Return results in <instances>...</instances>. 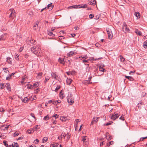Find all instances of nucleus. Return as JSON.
Returning <instances> with one entry per match:
<instances>
[{"mask_svg": "<svg viewBox=\"0 0 147 147\" xmlns=\"http://www.w3.org/2000/svg\"><path fill=\"white\" fill-rule=\"evenodd\" d=\"M31 51L33 53L38 55L40 53L41 50L37 46H34L31 48Z\"/></svg>", "mask_w": 147, "mask_h": 147, "instance_id": "1", "label": "nucleus"}, {"mask_svg": "<svg viewBox=\"0 0 147 147\" xmlns=\"http://www.w3.org/2000/svg\"><path fill=\"white\" fill-rule=\"evenodd\" d=\"M67 101L70 105H72L74 103V99L72 97V94L71 92H69L67 97Z\"/></svg>", "mask_w": 147, "mask_h": 147, "instance_id": "2", "label": "nucleus"}, {"mask_svg": "<svg viewBox=\"0 0 147 147\" xmlns=\"http://www.w3.org/2000/svg\"><path fill=\"white\" fill-rule=\"evenodd\" d=\"M122 29L124 32L125 33L130 32V30L128 27L127 26V25L125 24V23H124L123 25Z\"/></svg>", "mask_w": 147, "mask_h": 147, "instance_id": "3", "label": "nucleus"}, {"mask_svg": "<svg viewBox=\"0 0 147 147\" xmlns=\"http://www.w3.org/2000/svg\"><path fill=\"white\" fill-rule=\"evenodd\" d=\"M119 116L118 113H117L116 112H115L114 114H112L111 117V119L113 120H115V119L117 118Z\"/></svg>", "mask_w": 147, "mask_h": 147, "instance_id": "4", "label": "nucleus"}, {"mask_svg": "<svg viewBox=\"0 0 147 147\" xmlns=\"http://www.w3.org/2000/svg\"><path fill=\"white\" fill-rule=\"evenodd\" d=\"M107 31L108 34L109 38V39H112L113 37V34L111 30L109 29H108L107 30Z\"/></svg>", "mask_w": 147, "mask_h": 147, "instance_id": "5", "label": "nucleus"}, {"mask_svg": "<svg viewBox=\"0 0 147 147\" xmlns=\"http://www.w3.org/2000/svg\"><path fill=\"white\" fill-rule=\"evenodd\" d=\"M99 118L98 117H93L92 120L91 122L90 125H93L94 123H96L98 121V119Z\"/></svg>", "mask_w": 147, "mask_h": 147, "instance_id": "6", "label": "nucleus"}, {"mask_svg": "<svg viewBox=\"0 0 147 147\" xmlns=\"http://www.w3.org/2000/svg\"><path fill=\"white\" fill-rule=\"evenodd\" d=\"M9 127V125H4L0 127V129L2 130H7Z\"/></svg>", "mask_w": 147, "mask_h": 147, "instance_id": "7", "label": "nucleus"}, {"mask_svg": "<svg viewBox=\"0 0 147 147\" xmlns=\"http://www.w3.org/2000/svg\"><path fill=\"white\" fill-rule=\"evenodd\" d=\"M7 34H4L0 36V40H4L6 38Z\"/></svg>", "mask_w": 147, "mask_h": 147, "instance_id": "8", "label": "nucleus"}, {"mask_svg": "<svg viewBox=\"0 0 147 147\" xmlns=\"http://www.w3.org/2000/svg\"><path fill=\"white\" fill-rule=\"evenodd\" d=\"M10 10L11 12L10 14L9 17H13L15 13V11L13 10V9H10Z\"/></svg>", "mask_w": 147, "mask_h": 147, "instance_id": "9", "label": "nucleus"}, {"mask_svg": "<svg viewBox=\"0 0 147 147\" xmlns=\"http://www.w3.org/2000/svg\"><path fill=\"white\" fill-rule=\"evenodd\" d=\"M29 98H28V97H26L23 99H22V100L23 102L26 103L27 102L28 100H30Z\"/></svg>", "mask_w": 147, "mask_h": 147, "instance_id": "10", "label": "nucleus"}, {"mask_svg": "<svg viewBox=\"0 0 147 147\" xmlns=\"http://www.w3.org/2000/svg\"><path fill=\"white\" fill-rule=\"evenodd\" d=\"M53 7V5L52 3H51L47 5V8L51 10L52 9Z\"/></svg>", "mask_w": 147, "mask_h": 147, "instance_id": "11", "label": "nucleus"}, {"mask_svg": "<svg viewBox=\"0 0 147 147\" xmlns=\"http://www.w3.org/2000/svg\"><path fill=\"white\" fill-rule=\"evenodd\" d=\"M51 76L52 77L55 79H57V75L55 73L53 72L51 73Z\"/></svg>", "mask_w": 147, "mask_h": 147, "instance_id": "12", "label": "nucleus"}, {"mask_svg": "<svg viewBox=\"0 0 147 147\" xmlns=\"http://www.w3.org/2000/svg\"><path fill=\"white\" fill-rule=\"evenodd\" d=\"M71 8H79V5H74L71 6H69L68 7V9H70Z\"/></svg>", "mask_w": 147, "mask_h": 147, "instance_id": "13", "label": "nucleus"}, {"mask_svg": "<svg viewBox=\"0 0 147 147\" xmlns=\"http://www.w3.org/2000/svg\"><path fill=\"white\" fill-rule=\"evenodd\" d=\"M39 22H36V24L34 25L33 27V29L34 30H36L38 28V24Z\"/></svg>", "mask_w": 147, "mask_h": 147, "instance_id": "14", "label": "nucleus"}, {"mask_svg": "<svg viewBox=\"0 0 147 147\" xmlns=\"http://www.w3.org/2000/svg\"><path fill=\"white\" fill-rule=\"evenodd\" d=\"M74 53V52L73 51H71L67 54V56L68 57H70L73 55Z\"/></svg>", "mask_w": 147, "mask_h": 147, "instance_id": "15", "label": "nucleus"}, {"mask_svg": "<svg viewBox=\"0 0 147 147\" xmlns=\"http://www.w3.org/2000/svg\"><path fill=\"white\" fill-rule=\"evenodd\" d=\"M72 81V80H71L70 78H67L66 80V82L67 84L68 85H70Z\"/></svg>", "mask_w": 147, "mask_h": 147, "instance_id": "16", "label": "nucleus"}, {"mask_svg": "<svg viewBox=\"0 0 147 147\" xmlns=\"http://www.w3.org/2000/svg\"><path fill=\"white\" fill-rule=\"evenodd\" d=\"M87 7V5L86 4H84L83 5H79V8H84Z\"/></svg>", "mask_w": 147, "mask_h": 147, "instance_id": "17", "label": "nucleus"}, {"mask_svg": "<svg viewBox=\"0 0 147 147\" xmlns=\"http://www.w3.org/2000/svg\"><path fill=\"white\" fill-rule=\"evenodd\" d=\"M59 61L61 64H64L65 63L64 59H62L61 58H59Z\"/></svg>", "mask_w": 147, "mask_h": 147, "instance_id": "18", "label": "nucleus"}, {"mask_svg": "<svg viewBox=\"0 0 147 147\" xmlns=\"http://www.w3.org/2000/svg\"><path fill=\"white\" fill-rule=\"evenodd\" d=\"M7 89L9 91H11V88L10 87V86L9 84V83L6 84V85L5 86Z\"/></svg>", "mask_w": 147, "mask_h": 147, "instance_id": "19", "label": "nucleus"}, {"mask_svg": "<svg viewBox=\"0 0 147 147\" xmlns=\"http://www.w3.org/2000/svg\"><path fill=\"white\" fill-rule=\"evenodd\" d=\"M125 78L128 79L130 81H133L134 80V79L131 76H125Z\"/></svg>", "mask_w": 147, "mask_h": 147, "instance_id": "20", "label": "nucleus"}, {"mask_svg": "<svg viewBox=\"0 0 147 147\" xmlns=\"http://www.w3.org/2000/svg\"><path fill=\"white\" fill-rule=\"evenodd\" d=\"M12 147H19V146L17 143L13 142L12 144Z\"/></svg>", "mask_w": 147, "mask_h": 147, "instance_id": "21", "label": "nucleus"}, {"mask_svg": "<svg viewBox=\"0 0 147 147\" xmlns=\"http://www.w3.org/2000/svg\"><path fill=\"white\" fill-rule=\"evenodd\" d=\"M62 91L63 92V91L62 90H61V91L59 93V97L61 99H63L64 96H63V93L62 92Z\"/></svg>", "mask_w": 147, "mask_h": 147, "instance_id": "22", "label": "nucleus"}, {"mask_svg": "<svg viewBox=\"0 0 147 147\" xmlns=\"http://www.w3.org/2000/svg\"><path fill=\"white\" fill-rule=\"evenodd\" d=\"M11 58L10 57H7V61L8 63L9 64H11L12 63L11 61Z\"/></svg>", "mask_w": 147, "mask_h": 147, "instance_id": "23", "label": "nucleus"}, {"mask_svg": "<svg viewBox=\"0 0 147 147\" xmlns=\"http://www.w3.org/2000/svg\"><path fill=\"white\" fill-rule=\"evenodd\" d=\"M48 34L50 36H51L53 37H54L55 36V34H53L51 31H48Z\"/></svg>", "mask_w": 147, "mask_h": 147, "instance_id": "24", "label": "nucleus"}, {"mask_svg": "<svg viewBox=\"0 0 147 147\" xmlns=\"http://www.w3.org/2000/svg\"><path fill=\"white\" fill-rule=\"evenodd\" d=\"M0 86L1 87L0 88V89H3L4 87H5L6 86V85L5 84L3 83H2L0 84Z\"/></svg>", "mask_w": 147, "mask_h": 147, "instance_id": "25", "label": "nucleus"}, {"mask_svg": "<svg viewBox=\"0 0 147 147\" xmlns=\"http://www.w3.org/2000/svg\"><path fill=\"white\" fill-rule=\"evenodd\" d=\"M96 2L95 0H93V1L90 2V4L91 5H94L96 4Z\"/></svg>", "mask_w": 147, "mask_h": 147, "instance_id": "26", "label": "nucleus"}, {"mask_svg": "<svg viewBox=\"0 0 147 147\" xmlns=\"http://www.w3.org/2000/svg\"><path fill=\"white\" fill-rule=\"evenodd\" d=\"M48 138L47 137H44L42 140V143H45L48 140Z\"/></svg>", "mask_w": 147, "mask_h": 147, "instance_id": "27", "label": "nucleus"}, {"mask_svg": "<svg viewBox=\"0 0 147 147\" xmlns=\"http://www.w3.org/2000/svg\"><path fill=\"white\" fill-rule=\"evenodd\" d=\"M106 138V139H107L108 140H110L111 139H112V136L110 135H109L108 136L107 135L105 137V138Z\"/></svg>", "mask_w": 147, "mask_h": 147, "instance_id": "28", "label": "nucleus"}, {"mask_svg": "<svg viewBox=\"0 0 147 147\" xmlns=\"http://www.w3.org/2000/svg\"><path fill=\"white\" fill-rule=\"evenodd\" d=\"M49 116L47 115L44 117L43 119L45 121L48 120L49 119Z\"/></svg>", "mask_w": 147, "mask_h": 147, "instance_id": "29", "label": "nucleus"}, {"mask_svg": "<svg viewBox=\"0 0 147 147\" xmlns=\"http://www.w3.org/2000/svg\"><path fill=\"white\" fill-rule=\"evenodd\" d=\"M39 82H36L35 83H34L33 84V87H35L36 88L37 87L39 86Z\"/></svg>", "mask_w": 147, "mask_h": 147, "instance_id": "30", "label": "nucleus"}, {"mask_svg": "<svg viewBox=\"0 0 147 147\" xmlns=\"http://www.w3.org/2000/svg\"><path fill=\"white\" fill-rule=\"evenodd\" d=\"M34 88L33 86L31 84H28L27 86V88L28 89H32Z\"/></svg>", "mask_w": 147, "mask_h": 147, "instance_id": "31", "label": "nucleus"}, {"mask_svg": "<svg viewBox=\"0 0 147 147\" xmlns=\"http://www.w3.org/2000/svg\"><path fill=\"white\" fill-rule=\"evenodd\" d=\"M50 78L49 76L46 77L44 81V83H46L47 81Z\"/></svg>", "mask_w": 147, "mask_h": 147, "instance_id": "32", "label": "nucleus"}, {"mask_svg": "<svg viewBox=\"0 0 147 147\" xmlns=\"http://www.w3.org/2000/svg\"><path fill=\"white\" fill-rule=\"evenodd\" d=\"M143 47H144L147 49V42H144L143 43Z\"/></svg>", "mask_w": 147, "mask_h": 147, "instance_id": "33", "label": "nucleus"}, {"mask_svg": "<svg viewBox=\"0 0 147 147\" xmlns=\"http://www.w3.org/2000/svg\"><path fill=\"white\" fill-rule=\"evenodd\" d=\"M120 58L121 61L122 62H124L125 61V59L121 55L120 56Z\"/></svg>", "mask_w": 147, "mask_h": 147, "instance_id": "34", "label": "nucleus"}, {"mask_svg": "<svg viewBox=\"0 0 147 147\" xmlns=\"http://www.w3.org/2000/svg\"><path fill=\"white\" fill-rule=\"evenodd\" d=\"M99 71H101L104 72L105 70V69L103 68L102 67H101V66H99Z\"/></svg>", "mask_w": 147, "mask_h": 147, "instance_id": "35", "label": "nucleus"}, {"mask_svg": "<svg viewBox=\"0 0 147 147\" xmlns=\"http://www.w3.org/2000/svg\"><path fill=\"white\" fill-rule=\"evenodd\" d=\"M19 134V131H16L14 134L13 136L14 137L17 136Z\"/></svg>", "mask_w": 147, "mask_h": 147, "instance_id": "36", "label": "nucleus"}, {"mask_svg": "<svg viewBox=\"0 0 147 147\" xmlns=\"http://www.w3.org/2000/svg\"><path fill=\"white\" fill-rule=\"evenodd\" d=\"M3 70L4 71V72L6 73H7V72H9L8 68H3Z\"/></svg>", "mask_w": 147, "mask_h": 147, "instance_id": "37", "label": "nucleus"}, {"mask_svg": "<svg viewBox=\"0 0 147 147\" xmlns=\"http://www.w3.org/2000/svg\"><path fill=\"white\" fill-rule=\"evenodd\" d=\"M66 118V117L63 116V117H60V119L62 121H65V118Z\"/></svg>", "mask_w": 147, "mask_h": 147, "instance_id": "38", "label": "nucleus"}, {"mask_svg": "<svg viewBox=\"0 0 147 147\" xmlns=\"http://www.w3.org/2000/svg\"><path fill=\"white\" fill-rule=\"evenodd\" d=\"M27 76L26 75H24V76H23L22 77V80H26V79H27Z\"/></svg>", "mask_w": 147, "mask_h": 147, "instance_id": "39", "label": "nucleus"}, {"mask_svg": "<svg viewBox=\"0 0 147 147\" xmlns=\"http://www.w3.org/2000/svg\"><path fill=\"white\" fill-rule=\"evenodd\" d=\"M82 58L83 59H86L88 58V57L86 55H85L84 56H82L81 57H79V58Z\"/></svg>", "mask_w": 147, "mask_h": 147, "instance_id": "40", "label": "nucleus"}, {"mask_svg": "<svg viewBox=\"0 0 147 147\" xmlns=\"http://www.w3.org/2000/svg\"><path fill=\"white\" fill-rule=\"evenodd\" d=\"M18 57L19 55L18 54H15V59H16V60H18L19 59Z\"/></svg>", "mask_w": 147, "mask_h": 147, "instance_id": "41", "label": "nucleus"}, {"mask_svg": "<svg viewBox=\"0 0 147 147\" xmlns=\"http://www.w3.org/2000/svg\"><path fill=\"white\" fill-rule=\"evenodd\" d=\"M147 136H146V137H144L141 138L140 139L139 141H142L144 139H147Z\"/></svg>", "mask_w": 147, "mask_h": 147, "instance_id": "42", "label": "nucleus"}, {"mask_svg": "<svg viewBox=\"0 0 147 147\" xmlns=\"http://www.w3.org/2000/svg\"><path fill=\"white\" fill-rule=\"evenodd\" d=\"M59 115L56 114L54 115H53L52 116V117H55V119H56V118H58L59 117Z\"/></svg>", "mask_w": 147, "mask_h": 147, "instance_id": "43", "label": "nucleus"}, {"mask_svg": "<svg viewBox=\"0 0 147 147\" xmlns=\"http://www.w3.org/2000/svg\"><path fill=\"white\" fill-rule=\"evenodd\" d=\"M60 88V86H57L55 89V91H57Z\"/></svg>", "mask_w": 147, "mask_h": 147, "instance_id": "44", "label": "nucleus"}, {"mask_svg": "<svg viewBox=\"0 0 147 147\" xmlns=\"http://www.w3.org/2000/svg\"><path fill=\"white\" fill-rule=\"evenodd\" d=\"M87 138V137L86 136L83 137L82 141H83L84 142H85L86 140V138Z\"/></svg>", "mask_w": 147, "mask_h": 147, "instance_id": "45", "label": "nucleus"}, {"mask_svg": "<svg viewBox=\"0 0 147 147\" xmlns=\"http://www.w3.org/2000/svg\"><path fill=\"white\" fill-rule=\"evenodd\" d=\"M95 46L97 47H100L101 45L99 43H96L95 44Z\"/></svg>", "mask_w": 147, "mask_h": 147, "instance_id": "46", "label": "nucleus"}, {"mask_svg": "<svg viewBox=\"0 0 147 147\" xmlns=\"http://www.w3.org/2000/svg\"><path fill=\"white\" fill-rule=\"evenodd\" d=\"M7 141H3V143H4V145L8 147V145L6 143Z\"/></svg>", "mask_w": 147, "mask_h": 147, "instance_id": "47", "label": "nucleus"}, {"mask_svg": "<svg viewBox=\"0 0 147 147\" xmlns=\"http://www.w3.org/2000/svg\"><path fill=\"white\" fill-rule=\"evenodd\" d=\"M66 136H67V140H69L70 138V137L69 133H67V134L66 135Z\"/></svg>", "mask_w": 147, "mask_h": 147, "instance_id": "48", "label": "nucleus"}, {"mask_svg": "<svg viewBox=\"0 0 147 147\" xmlns=\"http://www.w3.org/2000/svg\"><path fill=\"white\" fill-rule=\"evenodd\" d=\"M94 17V15L92 13L90 14L89 16V17L90 19Z\"/></svg>", "mask_w": 147, "mask_h": 147, "instance_id": "49", "label": "nucleus"}, {"mask_svg": "<svg viewBox=\"0 0 147 147\" xmlns=\"http://www.w3.org/2000/svg\"><path fill=\"white\" fill-rule=\"evenodd\" d=\"M140 13L138 12L137 13H136V16L137 18H140Z\"/></svg>", "mask_w": 147, "mask_h": 147, "instance_id": "50", "label": "nucleus"}, {"mask_svg": "<svg viewBox=\"0 0 147 147\" xmlns=\"http://www.w3.org/2000/svg\"><path fill=\"white\" fill-rule=\"evenodd\" d=\"M61 136L62 137H63L64 138H65V137L66 136V135L65 134V133L63 132L61 135Z\"/></svg>", "mask_w": 147, "mask_h": 147, "instance_id": "51", "label": "nucleus"}, {"mask_svg": "<svg viewBox=\"0 0 147 147\" xmlns=\"http://www.w3.org/2000/svg\"><path fill=\"white\" fill-rule=\"evenodd\" d=\"M89 61V59H87L86 60V59H84L82 61V62L84 63H85V62H88V61Z\"/></svg>", "mask_w": 147, "mask_h": 147, "instance_id": "52", "label": "nucleus"}, {"mask_svg": "<svg viewBox=\"0 0 147 147\" xmlns=\"http://www.w3.org/2000/svg\"><path fill=\"white\" fill-rule=\"evenodd\" d=\"M66 73L68 75H69L70 74H71V75H72L73 74L72 72H71V71L66 72Z\"/></svg>", "mask_w": 147, "mask_h": 147, "instance_id": "53", "label": "nucleus"}, {"mask_svg": "<svg viewBox=\"0 0 147 147\" xmlns=\"http://www.w3.org/2000/svg\"><path fill=\"white\" fill-rule=\"evenodd\" d=\"M34 128L36 129H39L40 128V126L37 125L35 126V127H34Z\"/></svg>", "mask_w": 147, "mask_h": 147, "instance_id": "54", "label": "nucleus"}, {"mask_svg": "<svg viewBox=\"0 0 147 147\" xmlns=\"http://www.w3.org/2000/svg\"><path fill=\"white\" fill-rule=\"evenodd\" d=\"M11 76L9 75L8 77H7L6 78V80H9L11 78Z\"/></svg>", "mask_w": 147, "mask_h": 147, "instance_id": "55", "label": "nucleus"}, {"mask_svg": "<svg viewBox=\"0 0 147 147\" xmlns=\"http://www.w3.org/2000/svg\"><path fill=\"white\" fill-rule=\"evenodd\" d=\"M27 133L29 134H31V129H30L27 130Z\"/></svg>", "mask_w": 147, "mask_h": 147, "instance_id": "56", "label": "nucleus"}, {"mask_svg": "<svg viewBox=\"0 0 147 147\" xmlns=\"http://www.w3.org/2000/svg\"><path fill=\"white\" fill-rule=\"evenodd\" d=\"M136 34L137 35H139V36H141L142 35V33L140 31H139V32L137 33V34Z\"/></svg>", "mask_w": 147, "mask_h": 147, "instance_id": "57", "label": "nucleus"}, {"mask_svg": "<svg viewBox=\"0 0 147 147\" xmlns=\"http://www.w3.org/2000/svg\"><path fill=\"white\" fill-rule=\"evenodd\" d=\"M59 39H62V38L64 39L65 38L64 36H59Z\"/></svg>", "mask_w": 147, "mask_h": 147, "instance_id": "58", "label": "nucleus"}, {"mask_svg": "<svg viewBox=\"0 0 147 147\" xmlns=\"http://www.w3.org/2000/svg\"><path fill=\"white\" fill-rule=\"evenodd\" d=\"M138 109H141V108H142V107H141V105H140L139 104H138Z\"/></svg>", "mask_w": 147, "mask_h": 147, "instance_id": "59", "label": "nucleus"}, {"mask_svg": "<svg viewBox=\"0 0 147 147\" xmlns=\"http://www.w3.org/2000/svg\"><path fill=\"white\" fill-rule=\"evenodd\" d=\"M57 102L56 101H53V104L54 105H57V103H56Z\"/></svg>", "mask_w": 147, "mask_h": 147, "instance_id": "60", "label": "nucleus"}, {"mask_svg": "<svg viewBox=\"0 0 147 147\" xmlns=\"http://www.w3.org/2000/svg\"><path fill=\"white\" fill-rule=\"evenodd\" d=\"M99 18V16L98 15H97L96 16L94 19L96 20H98Z\"/></svg>", "mask_w": 147, "mask_h": 147, "instance_id": "61", "label": "nucleus"}, {"mask_svg": "<svg viewBox=\"0 0 147 147\" xmlns=\"http://www.w3.org/2000/svg\"><path fill=\"white\" fill-rule=\"evenodd\" d=\"M119 119L121 120H122L123 121H124V117H123L122 116L119 118Z\"/></svg>", "mask_w": 147, "mask_h": 147, "instance_id": "62", "label": "nucleus"}, {"mask_svg": "<svg viewBox=\"0 0 147 147\" xmlns=\"http://www.w3.org/2000/svg\"><path fill=\"white\" fill-rule=\"evenodd\" d=\"M30 115L32 117H33L35 119V117L34 114L32 113L30 114Z\"/></svg>", "mask_w": 147, "mask_h": 147, "instance_id": "63", "label": "nucleus"}, {"mask_svg": "<svg viewBox=\"0 0 147 147\" xmlns=\"http://www.w3.org/2000/svg\"><path fill=\"white\" fill-rule=\"evenodd\" d=\"M139 32V30L138 29H136L135 30V32L136 34H137V33Z\"/></svg>", "mask_w": 147, "mask_h": 147, "instance_id": "64", "label": "nucleus"}]
</instances>
